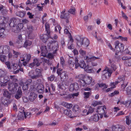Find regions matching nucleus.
I'll return each instance as SVG.
<instances>
[{"label":"nucleus","instance_id":"473e14b6","mask_svg":"<svg viewBox=\"0 0 131 131\" xmlns=\"http://www.w3.org/2000/svg\"><path fill=\"white\" fill-rule=\"evenodd\" d=\"M125 64L126 66H131V59L129 58L125 61Z\"/></svg>","mask_w":131,"mask_h":131},{"label":"nucleus","instance_id":"f03ea898","mask_svg":"<svg viewBox=\"0 0 131 131\" xmlns=\"http://www.w3.org/2000/svg\"><path fill=\"white\" fill-rule=\"evenodd\" d=\"M77 46L79 47H87L89 45L90 41L89 40L86 38H76Z\"/></svg>","mask_w":131,"mask_h":131},{"label":"nucleus","instance_id":"a19ab883","mask_svg":"<svg viewBox=\"0 0 131 131\" xmlns=\"http://www.w3.org/2000/svg\"><path fill=\"white\" fill-rule=\"evenodd\" d=\"M23 112L25 118H26L27 117H28L29 118L30 117V113L27 112L26 113V112L24 111V110H23Z\"/></svg>","mask_w":131,"mask_h":131},{"label":"nucleus","instance_id":"412c9836","mask_svg":"<svg viewBox=\"0 0 131 131\" xmlns=\"http://www.w3.org/2000/svg\"><path fill=\"white\" fill-rule=\"evenodd\" d=\"M45 27L46 31L48 35H49L50 33V25L48 23H46L45 24Z\"/></svg>","mask_w":131,"mask_h":131},{"label":"nucleus","instance_id":"37998d69","mask_svg":"<svg viewBox=\"0 0 131 131\" xmlns=\"http://www.w3.org/2000/svg\"><path fill=\"white\" fill-rule=\"evenodd\" d=\"M94 108H92L91 107H89L88 111L86 113V115H88L89 113H91L94 111Z\"/></svg>","mask_w":131,"mask_h":131},{"label":"nucleus","instance_id":"cd10ccee","mask_svg":"<svg viewBox=\"0 0 131 131\" xmlns=\"http://www.w3.org/2000/svg\"><path fill=\"white\" fill-rule=\"evenodd\" d=\"M32 44L31 41L28 40H26L24 45V47L26 48L28 46H30Z\"/></svg>","mask_w":131,"mask_h":131},{"label":"nucleus","instance_id":"f704fd0d","mask_svg":"<svg viewBox=\"0 0 131 131\" xmlns=\"http://www.w3.org/2000/svg\"><path fill=\"white\" fill-rule=\"evenodd\" d=\"M6 57L5 55H1L0 57V60L2 62H5L6 61Z\"/></svg>","mask_w":131,"mask_h":131},{"label":"nucleus","instance_id":"0e129e2a","mask_svg":"<svg viewBox=\"0 0 131 131\" xmlns=\"http://www.w3.org/2000/svg\"><path fill=\"white\" fill-rule=\"evenodd\" d=\"M74 63L71 61H70V63L69 64V66L70 68L72 69L74 67Z\"/></svg>","mask_w":131,"mask_h":131},{"label":"nucleus","instance_id":"13d9d810","mask_svg":"<svg viewBox=\"0 0 131 131\" xmlns=\"http://www.w3.org/2000/svg\"><path fill=\"white\" fill-rule=\"evenodd\" d=\"M54 76L53 75H52L50 77L48 78V79L49 80H50L51 81L54 80Z\"/></svg>","mask_w":131,"mask_h":131},{"label":"nucleus","instance_id":"69168bd1","mask_svg":"<svg viewBox=\"0 0 131 131\" xmlns=\"http://www.w3.org/2000/svg\"><path fill=\"white\" fill-rule=\"evenodd\" d=\"M119 37L122 40L126 41L127 40V38L126 37H123L121 36H119Z\"/></svg>","mask_w":131,"mask_h":131},{"label":"nucleus","instance_id":"338daca9","mask_svg":"<svg viewBox=\"0 0 131 131\" xmlns=\"http://www.w3.org/2000/svg\"><path fill=\"white\" fill-rule=\"evenodd\" d=\"M89 66L88 65H87L86 66V65L85 64V66L83 68L87 72H88V70H89Z\"/></svg>","mask_w":131,"mask_h":131},{"label":"nucleus","instance_id":"7ed1b4c3","mask_svg":"<svg viewBox=\"0 0 131 131\" xmlns=\"http://www.w3.org/2000/svg\"><path fill=\"white\" fill-rule=\"evenodd\" d=\"M115 46L114 50L117 52H122L124 50V46L121 43L119 42L118 41H116L114 43Z\"/></svg>","mask_w":131,"mask_h":131},{"label":"nucleus","instance_id":"0eeeda50","mask_svg":"<svg viewBox=\"0 0 131 131\" xmlns=\"http://www.w3.org/2000/svg\"><path fill=\"white\" fill-rule=\"evenodd\" d=\"M125 129L124 126L119 125H113L112 127V131H123Z\"/></svg>","mask_w":131,"mask_h":131},{"label":"nucleus","instance_id":"f257e3e1","mask_svg":"<svg viewBox=\"0 0 131 131\" xmlns=\"http://www.w3.org/2000/svg\"><path fill=\"white\" fill-rule=\"evenodd\" d=\"M10 79L13 81L12 82H9L8 84V89L12 94L14 93L16 91L18 86L17 80L15 76L10 75Z\"/></svg>","mask_w":131,"mask_h":131},{"label":"nucleus","instance_id":"c9c22d12","mask_svg":"<svg viewBox=\"0 0 131 131\" xmlns=\"http://www.w3.org/2000/svg\"><path fill=\"white\" fill-rule=\"evenodd\" d=\"M43 86L42 85H39L38 86V91L40 93H42L43 92Z\"/></svg>","mask_w":131,"mask_h":131},{"label":"nucleus","instance_id":"5fc2aeb1","mask_svg":"<svg viewBox=\"0 0 131 131\" xmlns=\"http://www.w3.org/2000/svg\"><path fill=\"white\" fill-rule=\"evenodd\" d=\"M27 15L29 16V18L32 19L33 18L34 15H32V13L29 12H28L27 14Z\"/></svg>","mask_w":131,"mask_h":131},{"label":"nucleus","instance_id":"49530a36","mask_svg":"<svg viewBox=\"0 0 131 131\" xmlns=\"http://www.w3.org/2000/svg\"><path fill=\"white\" fill-rule=\"evenodd\" d=\"M111 69L114 71H115L116 69V66L114 63H112L111 65Z\"/></svg>","mask_w":131,"mask_h":131},{"label":"nucleus","instance_id":"6e6552de","mask_svg":"<svg viewBox=\"0 0 131 131\" xmlns=\"http://www.w3.org/2000/svg\"><path fill=\"white\" fill-rule=\"evenodd\" d=\"M75 68L76 69L79 66L82 68H83L86 64L84 61L83 60L80 61L79 63L78 60L77 58H76L75 59Z\"/></svg>","mask_w":131,"mask_h":131},{"label":"nucleus","instance_id":"c756f323","mask_svg":"<svg viewBox=\"0 0 131 131\" xmlns=\"http://www.w3.org/2000/svg\"><path fill=\"white\" fill-rule=\"evenodd\" d=\"M75 9L74 7L70 9L68 11V12L72 14L75 15Z\"/></svg>","mask_w":131,"mask_h":131},{"label":"nucleus","instance_id":"c85d7f7f","mask_svg":"<svg viewBox=\"0 0 131 131\" xmlns=\"http://www.w3.org/2000/svg\"><path fill=\"white\" fill-rule=\"evenodd\" d=\"M99 87L103 89L107 88V85L105 83H101V84L98 83Z\"/></svg>","mask_w":131,"mask_h":131},{"label":"nucleus","instance_id":"de8ad7c7","mask_svg":"<svg viewBox=\"0 0 131 131\" xmlns=\"http://www.w3.org/2000/svg\"><path fill=\"white\" fill-rule=\"evenodd\" d=\"M120 53H119V52H116L115 53V57L118 59H120L121 57L119 55Z\"/></svg>","mask_w":131,"mask_h":131},{"label":"nucleus","instance_id":"680f3d73","mask_svg":"<svg viewBox=\"0 0 131 131\" xmlns=\"http://www.w3.org/2000/svg\"><path fill=\"white\" fill-rule=\"evenodd\" d=\"M28 86L25 83H24L23 84V89L24 90H27L28 89Z\"/></svg>","mask_w":131,"mask_h":131},{"label":"nucleus","instance_id":"393cba45","mask_svg":"<svg viewBox=\"0 0 131 131\" xmlns=\"http://www.w3.org/2000/svg\"><path fill=\"white\" fill-rule=\"evenodd\" d=\"M3 95L4 96L10 98V97L11 93L6 90H4V91Z\"/></svg>","mask_w":131,"mask_h":131},{"label":"nucleus","instance_id":"052dcab7","mask_svg":"<svg viewBox=\"0 0 131 131\" xmlns=\"http://www.w3.org/2000/svg\"><path fill=\"white\" fill-rule=\"evenodd\" d=\"M28 86L25 83H24L23 84V89L24 90H27L28 89Z\"/></svg>","mask_w":131,"mask_h":131},{"label":"nucleus","instance_id":"6e6d98bb","mask_svg":"<svg viewBox=\"0 0 131 131\" xmlns=\"http://www.w3.org/2000/svg\"><path fill=\"white\" fill-rule=\"evenodd\" d=\"M13 67L12 68L14 70H16L18 69L19 67L16 64H13Z\"/></svg>","mask_w":131,"mask_h":131},{"label":"nucleus","instance_id":"423d86ee","mask_svg":"<svg viewBox=\"0 0 131 131\" xmlns=\"http://www.w3.org/2000/svg\"><path fill=\"white\" fill-rule=\"evenodd\" d=\"M42 71L40 69L36 68L35 70L36 75H30L31 78L32 79H36L39 78H41L42 77Z\"/></svg>","mask_w":131,"mask_h":131},{"label":"nucleus","instance_id":"9d476101","mask_svg":"<svg viewBox=\"0 0 131 131\" xmlns=\"http://www.w3.org/2000/svg\"><path fill=\"white\" fill-rule=\"evenodd\" d=\"M37 97V94L33 92H31L30 93L29 96V100L31 102H33Z\"/></svg>","mask_w":131,"mask_h":131},{"label":"nucleus","instance_id":"c03bdc74","mask_svg":"<svg viewBox=\"0 0 131 131\" xmlns=\"http://www.w3.org/2000/svg\"><path fill=\"white\" fill-rule=\"evenodd\" d=\"M61 27L59 25H57L56 26V27H55V31L56 32H57L58 31V30L59 31V32L60 34V31L61 30Z\"/></svg>","mask_w":131,"mask_h":131},{"label":"nucleus","instance_id":"bb28decb","mask_svg":"<svg viewBox=\"0 0 131 131\" xmlns=\"http://www.w3.org/2000/svg\"><path fill=\"white\" fill-rule=\"evenodd\" d=\"M25 58V61L29 62L31 56L30 54H25L23 55Z\"/></svg>","mask_w":131,"mask_h":131},{"label":"nucleus","instance_id":"8fccbe9b","mask_svg":"<svg viewBox=\"0 0 131 131\" xmlns=\"http://www.w3.org/2000/svg\"><path fill=\"white\" fill-rule=\"evenodd\" d=\"M47 51V48L46 46L44 47H42L41 49V51L42 53H44L46 52Z\"/></svg>","mask_w":131,"mask_h":131},{"label":"nucleus","instance_id":"6ab92c4d","mask_svg":"<svg viewBox=\"0 0 131 131\" xmlns=\"http://www.w3.org/2000/svg\"><path fill=\"white\" fill-rule=\"evenodd\" d=\"M104 108L106 109V107L105 106H104L103 107L100 106V107H98L97 112L99 114H103L104 113Z\"/></svg>","mask_w":131,"mask_h":131},{"label":"nucleus","instance_id":"864d4df0","mask_svg":"<svg viewBox=\"0 0 131 131\" xmlns=\"http://www.w3.org/2000/svg\"><path fill=\"white\" fill-rule=\"evenodd\" d=\"M126 123L127 125H129L130 124L129 119V117L128 116H126Z\"/></svg>","mask_w":131,"mask_h":131},{"label":"nucleus","instance_id":"774afa93","mask_svg":"<svg viewBox=\"0 0 131 131\" xmlns=\"http://www.w3.org/2000/svg\"><path fill=\"white\" fill-rule=\"evenodd\" d=\"M124 113L123 112V111H121L117 113V114L116 115V116H119L120 115H124Z\"/></svg>","mask_w":131,"mask_h":131},{"label":"nucleus","instance_id":"09e8293b","mask_svg":"<svg viewBox=\"0 0 131 131\" xmlns=\"http://www.w3.org/2000/svg\"><path fill=\"white\" fill-rule=\"evenodd\" d=\"M32 82V80L29 79L25 83L28 86L31 84Z\"/></svg>","mask_w":131,"mask_h":131},{"label":"nucleus","instance_id":"a211bd4d","mask_svg":"<svg viewBox=\"0 0 131 131\" xmlns=\"http://www.w3.org/2000/svg\"><path fill=\"white\" fill-rule=\"evenodd\" d=\"M16 19L14 18H12L9 21V25L11 27H14L15 25H16Z\"/></svg>","mask_w":131,"mask_h":131},{"label":"nucleus","instance_id":"ddd939ff","mask_svg":"<svg viewBox=\"0 0 131 131\" xmlns=\"http://www.w3.org/2000/svg\"><path fill=\"white\" fill-rule=\"evenodd\" d=\"M22 95L21 88L19 86L18 88L17 92L15 95V97L16 98L18 99L21 97Z\"/></svg>","mask_w":131,"mask_h":131},{"label":"nucleus","instance_id":"a878e982","mask_svg":"<svg viewBox=\"0 0 131 131\" xmlns=\"http://www.w3.org/2000/svg\"><path fill=\"white\" fill-rule=\"evenodd\" d=\"M64 113V114L69 116H71L72 115V112L70 110H65Z\"/></svg>","mask_w":131,"mask_h":131},{"label":"nucleus","instance_id":"3c124183","mask_svg":"<svg viewBox=\"0 0 131 131\" xmlns=\"http://www.w3.org/2000/svg\"><path fill=\"white\" fill-rule=\"evenodd\" d=\"M6 65L7 68L9 69H11V67L10 66V63L9 61L5 62V63Z\"/></svg>","mask_w":131,"mask_h":131},{"label":"nucleus","instance_id":"e433bc0d","mask_svg":"<svg viewBox=\"0 0 131 131\" xmlns=\"http://www.w3.org/2000/svg\"><path fill=\"white\" fill-rule=\"evenodd\" d=\"M83 94H84V98L87 99L89 97V96L91 94V93L90 92H85L83 93Z\"/></svg>","mask_w":131,"mask_h":131},{"label":"nucleus","instance_id":"9b49d317","mask_svg":"<svg viewBox=\"0 0 131 131\" xmlns=\"http://www.w3.org/2000/svg\"><path fill=\"white\" fill-rule=\"evenodd\" d=\"M23 27V25L21 23L18 24L16 27L13 28V31L16 33H18Z\"/></svg>","mask_w":131,"mask_h":131},{"label":"nucleus","instance_id":"f3484780","mask_svg":"<svg viewBox=\"0 0 131 131\" xmlns=\"http://www.w3.org/2000/svg\"><path fill=\"white\" fill-rule=\"evenodd\" d=\"M73 111L74 113H79L80 111V109L78 105H76L74 106L72 108Z\"/></svg>","mask_w":131,"mask_h":131},{"label":"nucleus","instance_id":"72a5a7b5","mask_svg":"<svg viewBox=\"0 0 131 131\" xmlns=\"http://www.w3.org/2000/svg\"><path fill=\"white\" fill-rule=\"evenodd\" d=\"M24 113H22L20 112L18 115V119L20 120H23L24 119Z\"/></svg>","mask_w":131,"mask_h":131},{"label":"nucleus","instance_id":"39448f33","mask_svg":"<svg viewBox=\"0 0 131 131\" xmlns=\"http://www.w3.org/2000/svg\"><path fill=\"white\" fill-rule=\"evenodd\" d=\"M103 72L102 78L103 80H105L107 78V77H110L112 73V70L108 69V68H106L103 70Z\"/></svg>","mask_w":131,"mask_h":131},{"label":"nucleus","instance_id":"dca6fc26","mask_svg":"<svg viewBox=\"0 0 131 131\" xmlns=\"http://www.w3.org/2000/svg\"><path fill=\"white\" fill-rule=\"evenodd\" d=\"M92 81V77H87L84 78V79L83 80V81L85 84H89L91 83Z\"/></svg>","mask_w":131,"mask_h":131},{"label":"nucleus","instance_id":"f8f14e48","mask_svg":"<svg viewBox=\"0 0 131 131\" xmlns=\"http://www.w3.org/2000/svg\"><path fill=\"white\" fill-rule=\"evenodd\" d=\"M66 9H64L61 12V15L60 17L61 19H68L69 18V14L68 13H65Z\"/></svg>","mask_w":131,"mask_h":131},{"label":"nucleus","instance_id":"aec40b11","mask_svg":"<svg viewBox=\"0 0 131 131\" xmlns=\"http://www.w3.org/2000/svg\"><path fill=\"white\" fill-rule=\"evenodd\" d=\"M99 118L98 115L97 114H95L93 116H91V118L89 119V121H91L93 120L95 122L97 121Z\"/></svg>","mask_w":131,"mask_h":131},{"label":"nucleus","instance_id":"20e7f679","mask_svg":"<svg viewBox=\"0 0 131 131\" xmlns=\"http://www.w3.org/2000/svg\"><path fill=\"white\" fill-rule=\"evenodd\" d=\"M57 72L60 75L61 80L65 81L68 78V75L66 71H62L59 69L57 70Z\"/></svg>","mask_w":131,"mask_h":131},{"label":"nucleus","instance_id":"4c0bfd02","mask_svg":"<svg viewBox=\"0 0 131 131\" xmlns=\"http://www.w3.org/2000/svg\"><path fill=\"white\" fill-rule=\"evenodd\" d=\"M22 41L17 40L15 42V43L19 45V46L17 47L18 48H20L22 47Z\"/></svg>","mask_w":131,"mask_h":131},{"label":"nucleus","instance_id":"5701e85b","mask_svg":"<svg viewBox=\"0 0 131 131\" xmlns=\"http://www.w3.org/2000/svg\"><path fill=\"white\" fill-rule=\"evenodd\" d=\"M62 105L63 106L66 107L68 108H70L72 106V105L71 104H68L65 102H63L62 103Z\"/></svg>","mask_w":131,"mask_h":131},{"label":"nucleus","instance_id":"a18cd8bd","mask_svg":"<svg viewBox=\"0 0 131 131\" xmlns=\"http://www.w3.org/2000/svg\"><path fill=\"white\" fill-rule=\"evenodd\" d=\"M3 77L4 78V80L5 82L7 81V82L8 81L10 80V78L9 79L8 77V76L5 75Z\"/></svg>","mask_w":131,"mask_h":131},{"label":"nucleus","instance_id":"79ce46f5","mask_svg":"<svg viewBox=\"0 0 131 131\" xmlns=\"http://www.w3.org/2000/svg\"><path fill=\"white\" fill-rule=\"evenodd\" d=\"M79 53L82 55L84 56L85 55L86 52L85 51L82 50V48L80 49L79 51Z\"/></svg>","mask_w":131,"mask_h":131},{"label":"nucleus","instance_id":"1a4fd4ad","mask_svg":"<svg viewBox=\"0 0 131 131\" xmlns=\"http://www.w3.org/2000/svg\"><path fill=\"white\" fill-rule=\"evenodd\" d=\"M79 88L78 84L77 83L71 84L69 87V90L71 91L74 90H77Z\"/></svg>","mask_w":131,"mask_h":131},{"label":"nucleus","instance_id":"2f4dec72","mask_svg":"<svg viewBox=\"0 0 131 131\" xmlns=\"http://www.w3.org/2000/svg\"><path fill=\"white\" fill-rule=\"evenodd\" d=\"M126 94L128 95H131V86H129L126 89Z\"/></svg>","mask_w":131,"mask_h":131},{"label":"nucleus","instance_id":"e2e57ef3","mask_svg":"<svg viewBox=\"0 0 131 131\" xmlns=\"http://www.w3.org/2000/svg\"><path fill=\"white\" fill-rule=\"evenodd\" d=\"M4 82L3 77L1 76L0 77V84L3 83Z\"/></svg>","mask_w":131,"mask_h":131},{"label":"nucleus","instance_id":"7c9ffc66","mask_svg":"<svg viewBox=\"0 0 131 131\" xmlns=\"http://www.w3.org/2000/svg\"><path fill=\"white\" fill-rule=\"evenodd\" d=\"M3 48L4 53H6L8 52L10 49L9 46L7 45L4 46L3 47Z\"/></svg>","mask_w":131,"mask_h":131},{"label":"nucleus","instance_id":"bf43d9fd","mask_svg":"<svg viewBox=\"0 0 131 131\" xmlns=\"http://www.w3.org/2000/svg\"><path fill=\"white\" fill-rule=\"evenodd\" d=\"M13 53L14 54V56L15 57H17L18 55H19L20 53L19 52H16L14 50H13Z\"/></svg>","mask_w":131,"mask_h":131},{"label":"nucleus","instance_id":"b1692460","mask_svg":"<svg viewBox=\"0 0 131 131\" xmlns=\"http://www.w3.org/2000/svg\"><path fill=\"white\" fill-rule=\"evenodd\" d=\"M26 14V13L24 11H19L16 12V15L21 17H24Z\"/></svg>","mask_w":131,"mask_h":131},{"label":"nucleus","instance_id":"4468645a","mask_svg":"<svg viewBox=\"0 0 131 131\" xmlns=\"http://www.w3.org/2000/svg\"><path fill=\"white\" fill-rule=\"evenodd\" d=\"M85 60L88 62H89L92 61H94L96 59H100L99 57H96L95 56H92L91 57H89L88 56H86L85 57Z\"/></svg>","mask_w":131,"mask_h":131},{"label":"nucleus","instance_id":"ea45409f","mask_svg":"<svg viewBox=\"0 0 131 131\" xmlns=\"http://www.w3.org/2000/svg\"><path fill=\"white\" fill-rule=\"evenodd\" d=\"M27 29L29 30V33H31L33 30V28L32 26L31 25H28L27 26ZM30 34H29V36H30Z\"/></svg>","mask_w":131,"mask_h":131},{"label":"nucleus","instance_id":"4be33fe9","mask_svg":"<svg viewBox=\"0 0 131 131\" xmlns=\"http://www.w3.org/2000/svg\"><path fill=\"white\" fill-rule=\"evenodd\" d=\"M119 103L120 104L126 105V106L127 105V104H128V105H129L131 103V101H128L125 103L124 101L119 100L117 102V104H119Z\"/></svg>","mask_w":131,"mask_h":131},{"label":"nucleus","instance_id":"603ef678","mask_svg":"<svg viewBox=\"0 0 131 131\" xmlns=\"http://www.w3.org/2000/svg\"><path fill=\"white\" fill-rule=\"evenodd\" d=\"M60 64L62 66H63L65 64V61L62 57L60 58Z\"/></svg>","mask_w":131,"mask_h":131},{"label":"nucleus","instance_id":"4d7b16f0","mask_svg":"<svg viewBox=\"0 0 131 131\" xmlns=\"http://www.w3.org/2000/svg\"><path fill=\"white\" fill-rule=\"evenodd\" d=\"M96 70L95 69H94V70H93L92 69H90L89 70H88V73H93L95 72L96 71Z\"/></svg>","mask_w":131,"mask_h":131},{"label":"nucleus","instance_id":"58836bf2","mask_svg":"<svg viewBox=\"0 0 131 131\" xmlns=\"http://www.w3.org/2000/svg\"><path fill=\"white\" fill-rule=\"evenodd\" d=\"M33 63L35 65L38 66L40 64V63H39L38 60L37 59H35L33 60Z\"/></svg>","mask_w":131,"mask_h":131},{"label":"nucleus","instance_id":"2eb2a0df","mask_svg":"<svg viewBox=\"0 0 131 131\" xmlns=\"http://www.w3.org/2000/svg\"><path fill=\"white\" fill-rule=\"evenodd\" d=\"M48 37L49 36L48 35L46 34L41 35L40 36V39L44 43H45L47 42L48 38Z\"/></svg>","mask_w":131,"mask_h":131}]
</instances>
